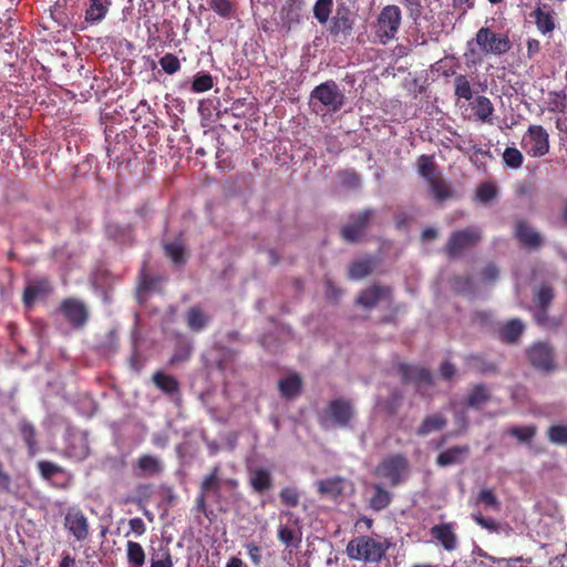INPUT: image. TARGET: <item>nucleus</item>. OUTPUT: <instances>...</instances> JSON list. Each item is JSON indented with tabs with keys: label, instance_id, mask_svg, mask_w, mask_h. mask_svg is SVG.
Returning <instances> with one entry per match:
<instances>
[{
	"label": "nucleus",
	"instance_id": "39",
	"mask_svg": "<svg viewBox=\"0 0 567 567\" xmlns=\"http://www.w3.org/2000/svg\"><path fill=\"white\" fill-rule=\"evenodd\" d=\"M126 559L132 567H143L146 559V554L143 546L133 540L126 543Z\"/></svg>",
	"mask_w": 567,
	"mask_h": 567
},
{
	"label": "nucleus",
	"instance_id": "51",
	"mask_svg": "<svg viewBox=\"0 0 567 567\" xmlns=\"http://www.w3.org/2000/svg\"><path fill=\"white\" fill-rule=\"evenodd\" d=\"M537 427L535 425L513 426L508 430L511 436L516 437L519 442L529 443L536 435Z\"/></svg>",
	"mask_w": 567,
	"mask_h": 567
},
{
	"label": "nucleus",
	"instance_id": "3",
	"mask_svg": "<svg viewBox=\"0 0 567 567\" xmlns=\"http://www.w3.org/2000/svg\"><path fill=\"white\" fill-rule=\"evenodd\" d=\"M355 410L351 400L337 398L331 400L319 414L318 421L323 429L352 427Z\"/></svg>",
	"mask_w": 567,
	"mask_h": 567
},
{
	"label": "nucleus",
	"instance_id": "21",
	"mask_svg": "<svg viewBox=\"0 0 567 567\" xmlns=\"http://www.w3.org/2000/svg\"><path fill=\"white\" fill-rule=\"evenodd\" d=\"M431 535L443 546L447 551H452L457 546V536L454 533L453 523H442L431 528Z\"/></svg>",
	"mask_w": 567,
	"mask_h": 567
},
{
	"label": "nucleus",
	"instance_id": "52",
	"mask_svg": "<svg viewBox=\"0 0 567 567\" xmlns=\"http://www.w3.org/2000/svg\"><path fill=\"white\" fill-rule=\"evenodd\" d=\"M37 467L41 477L45 481H50L55 475L64 472L62 466L50 461H39Z\"/></svg>",
	"mask_w": 567,
	"mask_h": 567
},
{
	"label": "nucleus",
	"instance_id": "13",
	"mask_svg": "<svg viewBox=\"0 0 567 567\" xmlns=\"http://www.w3.org/2000/svg\"><path fill=\"white\" fill-rule=\"evenodd\" d=\"M60 310L75 329L82 328L89 319V311L85 305L75 298L64 299L61 302Z\"/></svg>",
	"mask_w": 567,
	"mask_h": 567
},
{
	"label": "nucleus",
	"instance_id": "49",
	"mask_svg": "<svg viewBox=\"0 0 567 567\" xmlns=\"http://www.w3.org/2000/svg\"><path fill=\"white\" fill-rule=\"evenodd\" d=\"M549 112L564 113L567 107V93L565 90L549 92Z\"/></svg>",
	"mask_w": 567,
	"mask_h": 567
},
{
	"label": "nucleus",
	"instance_id": "36",
	"mask_svg": "<svg viewBox=\"0 0 567 567\" xmlns=\"http://www.w3.org/2000/svg\"><path fill=\"white\" fill-rule=\"evenodd\" d=\"M186 321L192 331L198 332L207 326L209 317L199 307H190L186 312Z\"/></svg>",
	"mask_w": 567,
	"mask_h": 567
},
{
	"label": "nucleus",
	"instance_id": "53",
	"mask_svg": "<svg viewBox=\"0 0 567 567\" xmlns=\"http://www.w3.org/2000/svg\"><path fill=\"white\" fill-rule=\"evenodd\" d=\"M486 56L478 48L476 43H471V40L466 43V51L464 58L467 66H476L483 62V58Z\"/></svg>",
	"mask_w": 567,
	"mask_h": 567
},
{
	"label": "nucleus",
	"instance_id": "44",
	"mask_svg": "<svg viewBox=\"0 0 567 567\" xmlns=\"http://www.w3.org/2000/svg\"><path fill=\"white\" fill-rule=\"evenodd\" d=\"M333 0H317L313 6V17L320 24L329 21L332 12Z\"/></svg>",
	"mask_w": 567,
	"mask_h": 567
},
{
	"label": "nucleus",
	"instance_id": "5",
	"mask_svg": "<svg viewBox=\"0 0 567 567\" xmlns=\"http://www.w3.org/2000/svg\"><path fill=\"white\" fill-rule=\"evenodd\" d=\"M471 43H476L477 48L485 55L501 56L507 53L512 48L509 37L505 33L494 32L488 27H482L471 39Z\"/></svg>",
	"mask_w": 567,
	"mask_h": 567
},
{
	"label": "nucleus",
	"instance_id": "45",
	"mask_svg": "<svg viewBox=\"0 0 567 567\" xmlns=\"http://www.w3.org/2000/svg\"><path fill=\"white\" fill-rule=\"evenodd\" d=\"M150 567H174L172 551L168 547H159L152 554Z\"/></svg>",
	"mask_w": 567,
	"mask_h": 567
},
{
	"label": "nucleus",
	"instance_id": "9",
	"mask_svg": "<svg viewBox=\"0 0 567 567\" xmlns=\"http://www.w3.org/2000/svg\"><path fill=\"white\" fill-rule=\"evenodd\" d=\"M529 364L540 372H551L556 369L555 350L549 342L536 341L525 350Z\"/></svg>",
	"mask_w": 567,
	"mask_h": 567
},
{
	"label": "nucleus",
	"instance_id": "27",
	"mask_svg": "<svg viewBox=\"0 0 567 567\" xmlns=\"http://www.w3.org/2000/svg\"><path fill=\"white\" fill-rule=\"evenodd\" d=\"M455 147L465 153L472 165H474L478 171H486V163L483 161V157L492 158V153L489 150H483L473 143L472 140L468 141V146L464 147L460 144H456Z\"/></svg>",
	"mask_w": 567,
	"mask_h": 567
},
{
	"label": "nucleus",
	"instance_id": "63",
	"mask_svg": "<svg viewBox=\"0 0 567 567\" xmlns=\"http://www.w3.org/2000/svg\"><path fill=\"white\" fill-rule=\"evenodd\" d=\"M526 56L529 60H533L540 52V42L537 39L529 38L526 41Z\"/></svg>",
	"mask_w": 567,
	"mask_h": 567
},
{
	"label": "nucleus",
	"instance_id": "57",
	"mask_svg": "<svg viewBox=\"0 0 567 567\" xmlns=\"http://www.w3.org/2000/svg\"><path fill=\"white\" fill-rule=\"evenodd\" d=\"M301 4L302 0H287L281 8L282 18L287 19L289 22L298 21Z\"/></svg>",
	"mask_w": 567,
	"mask_h": 567
},
{
	"label": "nucleus",
	"instance_id": "8",
	"mask_svg": "<svg viewBox=\"0 0 567 567\" xmlns=\"http://www.w3.org/2000/svg\"><path fill=\"white\" fill-rule=\"evenodd\" d=\"M482 239L480 228L471 226L461 230L453 231L449 237L444 251L449 258L454 259L462 255L468 248L477 245Z\"/></svg>",
	"mask_w": 567,
	"mask_h": 567
},
{
	"label": "nucleus",
	"instance_id": "60",
	"mask_svg": "<svg viewBox=\"0 0 567 567\" xmlns=\"http://www.w3.org/2000/svg\"><path fill=\"white\" fill-rule=\"evenodd\" d=\"M472 518L477 525L488 532L496 533L499 529V524L496 520L484 517L481 512L473 513Z\"/></svg>",
	"mask_w": 567,
	"mask_h": 567
},
{
	"label": "nucleus",
	"instance_id": "43",
	"mask_svg": "<svg viewBox=\"0 0 567 567\" xmlns=\"http://www.w3.org/2000/svg\"><path fill=\"white\" fill-rule=\"evenodd\" d=\"M214 86V78L205 71L197 72L192 81L190 90L194 93H204Z\"/></svg>",
	"mask_w": 567,
	"mask_h": 567
},
{
	"label": "nucleus",
	"instance_id": "1",
	"mask_svg": "<svg viewBox=\"0 0 567 567\" xmlns=\"http://www.w3.org/2000/svg\"><path fill=\"white\" fill-rule=\"evenodd\" d=\"M393 546L394 543L391 538L380 537L377 539L368 535H360L349 540L346 553L351 560L379 564Z\"/></svg>",
	"mask_w": 567,
	"mask_h": 567
},
{
	"label": "nucleus",
	"instance_id": "62",
	"mask_svg": "<svg viewBox=\"0 0 567 567\" xmlns=\"http://www.w3.org/2000/svg\"><path fill=\"white\" fill-rule=\"evenodd\" d=\"M245 548H246L247 555L249 556L251 563L255 566H259L262 561L261 547L259 545H257L255 542H250L245 545Z\"/></svg>",
	"mask_w": 567,
	"mask_h": 567
},
{
	"label": "nucleus",
	"instance_id": "29",
	"mask_svg": "<svg viewBox=\"0 0 567 567\" xmlns=\"http://www.w3.org/2000/svg\"><path fill=\"white\" fill-rule=\"evenodd\" d=\"M51 291L52 287L49 280H37L24 288L23 303L27 307H31L37 298L48 296Z\"/></svg>",
	"mask_w": 567,
	"mask_h": 567
},
{
	"label": "nucleus",
	"instance_id": "46",
	"mask_svg": "<svg viewBox=\"0 0 567 567\" xmlns=\"http://www.w3.org/2000/svg\"><path fill=\"white\" fill-rule=\"evenodd\" d=\"M547 439L550 443L556 445L567 446V425L554 424L547 429Z\"/></svg>",
	"mask_w": 567,
	"mask_h": 567
},
{
	"label": "nucleus",
	"instance_id": "58",
	"mask_svg": "<svg viewBox=\"0 0 567 567\" xmlns=\"http://www.w3.org/2000/svg\"><path fill=\"white\" fill-rule=\"evenodd\" d=\"M280 502L288 507H296L300 501V493L296 487L287 486L279 493Z\"/></svg>",
	"mask_w": 567,
	"mask_h": 567
},
{
	"label": "nucleus",
	"instance_id": "25",
	"mask_svg": "<svg viewBox=\"0 0 567 567\" xmlns=\"http://www.w3.org/2000/svg\"><path fill=\"white\" fill-rule=\"evenodd\" d=\"M165 256L176 266H184L187 261V252L183 234L171 243H163Z\"/></svg>",
	"mask_w": 567,
	"mask_h": 567
},
{
	"label": "nucleus",
	"instance_id": "35",
	"mask_svg": "<svg viewBox=\"0 0 567 567\" xmlns=\"http://www.w3.org/2000/svg\"><path fill=\"white\" fill-rule=\"evenodd\" d=\"M375 267L373 258H363L354 260L349 266V278L352 280H360L369 276Z\"/></svg>",
	"mask_w": 567,
	"mask_h": 567
},
{
	"label": "nucleus",
	"instance_id": "10",
	"mask_svg": "<svg viewBox=\"0 0 567 567\" xmlns=\"http://www.w3.org/2000/svg\"><path fill=\"white\" fill-rule=\"evenodd\" d=\"M522 145L529 156L543 157L549 152V135L542 125H530Z\"/></svg>",
	"mask_w": 567,
	"mask_h": 567
},
{
	"label": "nucleus",
	"instance_id": "12",
	"mask_svg": "<svg viewBox=\"0 0 567 567\" xmlns=\"http://www.w3.org/2000/svg\"><path fill=\"white\" fill-rule=\"evenodd\" d=\"M353 25L354 20L350 9L341 4L338 7L336 14L330 19L328 31L333 38H348L352 33Z\"/></svg>",
	"mask_w": 567,
	"mask_h": 567
},
{
	"label": "nucleus",
	"instance_id": "17",
	"mask_svg": "<svg viewBox=\"0 0 567 567\" xmlns=\"http://www.w3.org/2000/svg\"><path fill=\"white\" fill-rule=\"evenodd\" d=\"M84 21L89 25L101 23L107 16L112 0H84Z\"/></svg>",
	"mask_w": 567,
	"mask_h": 567
},
{
	"label": "nucleus",
	"instance_id": "26",
	"mask_svg": "<svg viewBox=\"0 0 567 567\" xmlns=\"http://www.w3.org/2000/svg\"><path fill=\"white\" fill-rule=\"evenodd\" d=\"M152 381L157 389L171 398L179 396L181 386L178 380L163 371H155L152 375Z\"/></svg>",
	"mask_w": 567,
	"mask_h": 567
},
{
	"label": "nucleus",
	"instance_id": "11",
	"mask_svg": "<svg viewBox=\"0 0 567 567\" xmlns=\"http://www.w3.org/2000/svg\"><path fill=\"white\" fill-rule=\"evenodd\" d=\"M372 215V209H364L351 215L350 221L340 230L341 237L348 243L359 241L364 235Z\"/></svg>",
	"mask_w": 567,
	"mask_h": 567
},
{
	"label": "nucleus",
	"instance_id": "54",
	"mask_svg": "<svg viewBox=\"0 0 567 567\" xmlns=\"http://www.w3.org/2000/svg\"><path fill=\"white\" fill-rule=\"evenodd\" d=\"M162 70L169 75L177 73L181 70V61L173 53H166L158 61Z\"/></svg>",
	"mask_w": 567,
	"mask_h": 567
},
{
	"label": "nucleus",
	"instance_id": "4",
	"mask_svg": "<svg viewBox=\"0 0 567 567\" xmlns=\"http://www.w3.org/2000/svg\"><path fill=\"white\" fill-rule=\"evenodd\" d=\"M402 21L401 9L395 4H388L378 14L374 24V34L379 42L386 44L396 39Z\"/></svg>",
	"mask_w": 567,
	"mask_h": 567
},
{
	"label": "nucleus",
	"instance_id": "48",
	"mask_svg": "<svg viewBox=\"0 0 567 567\" xmlns=\"http://www.w3.org/2000/svg\"><path fill=\"white\" fill-rule=\"evenodd\" d=\"M497 187L493 182H484L476 189V199L481 203H489L497 196Z\"/></svg>",
	"mask_w": 567,
	"mask_h": 567
},
{
	"label": "nucleus",
	"instance_id": "2",
	"mask_svg": "<svg viewBox=\"0 0 567 567\" xmlns=\"http://www.w3.org/2000/svg\"><path fill=\"white\" fill-rule=\"evenodd\" d=\"M416 164L419 175L426 181L430 193L437 203L456 197L450 183L440 173L433 156L421 155L417 157Z\"/></svg>",
	"mask_w": 567,
	"mask_h": 567
},
{
	"label": "nucleus",
	"instance_id": "34",
	"mask_svg": "<svg viewBox=\"0 0 567 567\" xmlns=\"http://www.w3.org/2000/svg\"><path fill=\"white\" fill-rule=\"evenodd\" d=\"M530 17L534 18L537 30L543 34L550 33L556 28L554 13L551 11H547L540 7H537L530 13Z\"/></svg>",
	"mask_w": 567,
	"mask_h": 567
},
{
	"label": "nucleus",
	"instance_id": "61",
	"mask_svg": "<svg viewBox=\"0 0 567 567\" xmlns=\"http://www.w3.org/2000/svg\"><path fill=\"white\" fill-rule=\"evenodd\" d=\"M554 299V291L549 286H542L536 293V302L539 308H548Z\"/></svg>",
	"mask_w": 567,
	"mask_h": 567
},
{
	"label": "nucleus",
	"instance_id": "23",
	"mask_svg": "<svg viewBox=\"0 0 567 567\" xmlns=\"http://www.w3.org/2000/svg\"><path fill=\"white\" fill-rule=\"evenodd\" d=\"M249 485L257 494H264L272 487V475L268 468L257 467L249 471Z\"/></svg>",
	"mask_w": 567,
	"mask_h": 567
},
{
	"label": "nucleus",
	"instance_id": "47",
	"mask_svg": "<svg viewBox=\"0 0 567 567\" xmlns=\"http://www.w3.org/2000/svg\"><path fill=\"white\" fill-rule=\"evenodd\" d=\"M209 8L223 19L235 17V7L230 0H209Z\"/></svg>",
	"mask_w": 567,
	"mask_h": 567
},
{
	"label": "nucleus",
	"instance_id": "40",
	"mask_svg": "<svg viewBox=\"0 0 567 567\" xmlns=\"http://www.w3.org/2000/svg\"><path fill=\"white\" fill-rule=\"evenodd\" d=\"M491 394L485 384H475L466 398V404L470 408L478 409L488 402Z\"/></svg>",
	"mask_w": 567,
	"mask_h": 567
},
{
	"label": "nucleus",
	"instance_id": "59",
	"mask_svg": "<svg viewBox=\"0 0 567 567\" xmlns=\"http://www.w3.org/2000/svg\"><path fill=\"white\" fill-rule=\"evenodd\" d=\"M219 467L215 466L210 474H208L203 482L200 483V492L203 494H207L212 489H218L219 488V478H218Z\"/></svg>",
	"mask_w": 567,
	"mask_h": 567
},
{
	"label": "nucleus",
	"instance_id": "6",
	"mask_svg": "<svg viewBox=\"0 0 567 567\" xmlns=\"http://www.w3.org/2000/svg\"><path fill=\"white\" fill-rule=\"evenodd\" d=\"M310 101L313 105L320 103L321 111L326 113L339 112L346 102L343 92L339 89L338 84L332 81H326L317 85L310 93Z\"/></svg>",
	"mask_w": 567,
	"mask_h": 567
},
{
	"label": "nucleus",
	"instance_id": "32",
	"mask_svg": "<svg viewBox=\"0 0 567 567\" xmlns=\"http://www.w3.org/2000/svg\"><path fill=\"white\" fill-rule=\"evenodd\" d=\"M525 326L519 319H512L507 321L499 329V336L503 342L508 344L517 343L523 334Z\"/></svg>",
	"mask_w": 567,
	"mask_h": 567
},
{
	"label": "nucleus",
	"instance_id": "19",
	"mask_svg": "<svg viewBox=\"0 0 567 567\" xmlns=\"http://www.w3.org/2000/svg\"><path fill=\"white\" fill-rule=\"evenodd\" d=\"M471 447L467 444L454 445L443 452H441L435 460V463L440 467H446L452 465L462 464L470 455Z\"/></svg>",
	"mask_w": 567,
	"mask_h": 567
},
{
	"label": "nucleus",
	"instance_id": "41",
	"mask_svg": "<svg viewBox=\"0 0 567 567\" xmlns=\"http://www.w3.org/2000/svg\"><path fill=\"white\" fill-rule=\"evenodd\" d=\"M134 493V496L126 498V503H133L138 508L145 509V505L151 501L153 486L151 484H138Z\"/></svg>",
	"mask_w": 567,
	"mask_h": 567
},
{
	"label": "nucleus",
	"instance_id": "28",
	"mask_svg": "<svg viewBox=\"0 0 567 567\" xmlns=\"http://www.w3.org/2000/svg\"><path fill=\"white\" fill-rule=\"evenodd\" d=\"M280 395L286 400L297 398L302 389V380L298 373H290L278 382Z\"/></svg>",
	"mask_w": 567,
	"mask_h": 567
},
{
	"label": "nucleus",
	"instance_id": "7",
	"mask_svg": "<svg viewBox=\"0 0 567 567\" xmlns=\"http://www.w3.org/2000/svg\"><path fill=\"white\" fill-rule=\"evenodd\" d=\"M410 472V464L405 455L401 453L384 457L377 466V476L388 480L392 487L400 485Z\"/></svg>",
	"mask_w": 567,
	"mask_h": 567
},
{
	"label": "nucleus",
	"instance_id": "42",
	"mask_svg": "<svg viewBox=\"0 0 567 567\" xmlns=\"http://www.w3.org/2000/svg\"><path fill=\"white\" fill-rule=\"evenodd\" d=\"M454 95L457 99L471 101L473 99V90L471 82L465 74H457L454 79Z\"/></svg>",
	"mask_w": 567,
	"mask_h": 567
},
{
	"label": "nucleus",
	"instance_id": "64",
	"mask_svg": "<svg viewBox=\"0 0 567 567\" xmlns=\"http://www.w3.org/2000/svg\"><path fill=\"white\" fill-rule=\"evenodd\" d=\"M498 268L495 264H488L483 270H482V278L484 281L492 282L495 281L498 277Z\"/></svg>",
	"mask_w": 567,
	"mask_h": 567
},
{
	"label": "nucleus",
	"instance_id": "15",
	"mask_svg": "<svg viewBox=\"0 0 567 567\" xmlns=\"http://www.w3.org/2000/svg\"><path fill=\"white\" fill-rule=\"evenodd\" d=\"M277 537L287 549H298L302 542V530L299 518H295L291 524H280L278 526Z\"/></svg>",
	"mask_w": 567,
	"mask_h": 567
},
{
	"label": "nucleus",
	"instance_id": "14",
	"mask_svg": "<svg viewBox=\"0 0 567 567\" xmlns=\"http://www.w3.org/2000/svg\"><path fill=\"white\" fill-rule=\"evenodd\" d=\"M64 527L79 542L86 539L89 536L90 525L87 518L79 508H70L66 512Z\"/></svg>",
	"mask_w": 567,
	"mask_h": 567
},
{
	"label": "nucleus",
	"instance_id": "37",
	"mask_svg": "<svg viewBox=\"0 0 567 567\" xmlns=\"http://www.w3.org/2000/svg\"><path fill=\"white\" fill-rule=\"evenodd\" d=\"M473 111L480 121L489 123L494 113V106L488 97L480 95L473 102Z\"/></svg>",
	"mask_w": 567,
	"mask_h": 567
},
{
	"label": "nucleus",
	"instance_id": "22",
	"mask_svg": "<svg viewBox=\"0 0 567 567\" xmlns=\"http://www.w3.org/2000/svg\"><path fill=\"white\" fill-rule=\"evenodd\" d=\"M316 485L318 494L336 499L344 493L347 480L341 476H333L320 480Z\"/></svg>",
	"mask_w": 567,
	"mask_h": 567
},
{
	"label": "nucleus",
	"instance_id": "16",
	"mask_svg": "<svg viewBox=\"0 0 567 567\" xmlns=\"http://www.w3.org/2000/svg\"><path fill=\"white\" fill-rule=\"evenodd\" d=\"M391 296L392 289L390 287L372 285L360 292L357 303L364 309H372L381 299H390Z\"/></svg>",
	"mask_w": 567,
	"mask_h": 567
},
{
	"label": "nucleus",
	"instance_id": "50",
	"mask_svg": "<svg viewBox=\"0 0 567 567\" xmlns=\"http://www.w3.org/2000/svg\"><path fill=\"white\" fill-rule=\"evenodd\" d=\"M476 501L477 503L483 504L486 509L489 508L495 512H498L501 509V502L498 501L493 489L484 488L480 491Z\"/></svg>",
	"mask_w": 567,
	"mask_h": 567
},
{
	"label": "nucleus",
	"instance_id": "18",
	"mask_svg": "<svg viewBox=\"0 0 567 567\" xmlns=\"http://www.w3.org/2000/svg\"><path fill=\"white\" fill-rule=\"evenodd\" d=\"M399 372L404 383H414L416 385H431L433 383L432 373L423 367L400 363Z\"/></svg>",
	"mask_w": 567,
	"mask_h": 567
},
{
	"label": "nucleus",
	"instance_id": "33",
	"mask_svg": "<svg viewBox=\"0 0 567 567\" xmlns=\"http://www.w3.org/2000/svg\"><path fill=\"white\" fill-rule=\"evenodd\" d=\"M447 424V419L441 414L435 413L427 415L420 426L416 429V435L419 436H426L431 434L432 432L443 430Z\"/></svg>",
	"mask_w": 567,
	"mask_h": 567
},
{
	"label": "nucleus",
	"instance_id": "55",
	"mask_svg": "<svg viewBox=\"0 0 567 567\" xmlns=\"http://www.w3.org/2000/svg\"><path fill=\"white\" fill-rule=\"evenodd\" d=\"M399 2L404 7L408 12V17L415 23H419V20L423 13V7L421 4V0H399Z\"/></svg>",
	"mask_w": 567,
	"mask_h": 567
},
{
	"label": "nucleus",
	"instance_id": "20",
	"mask_svg": "<svg viewBox=\"0 0 567 567\" xmlns=\"http://www.w3.org/2000/svg\"><path fill=\"white\" fill-rule=\"evenodd\" d=\"M515 236L518 241L528 249H537L543 245V239L539 233L526 220H518L515 228Z\"/></svg>",
	"mask_w": 567,
	"mask_h": 567
},
{
	"label": "nucleus",
	"instance_id": "31",
	"mask_svg": "<svg viewBox=\"0 0 567 567\" xmlns=\"http://www.w3.org/2000/svg\"><path fill=\"white\" fill-rule=\"evenodd\" d=\"M465 362L472 370L481 374H496L498 372L497 364L480 353L467 355Z\"/></svg>",
	"mask_w": 567,
	"mask_h": 567
},
{
	"label": "nucleus",
	"instance_id": "56",
	"mask_svg": "<svg viewBox=\"0 0 567 567\" xmlns=\"http://www.w3.org/2000/svg\"><path fill=\"white\" fill-rule=\"evenodd\" d=\"M504 164L512 168H519L523 164V154L516 147H506L503 153Z\"/></svg>",
	"mask_w": 567,
	"mask_h": 567
},
{
	"label": "nucleus",
	"instance_id": "24",
	"mask_svg": "<svg viewBox=\"0 0 567 567\" xmlns=\"http://www.w3.org/2000/svg\"><path fill=\"white\" fill-rule=\"evenodd\" d=\"M134 471L138 477L155 476L162 473L163 465L156 456L143 454L137 458Z\"/></svg>",
	"mask_w": 567,
	"mask_h": 567
},
{
	"label": "nucleus",
	"instance_id": "38",
	"mask_svg": "<svg viewBox=\"0 0 567 567\" xmlns=\"http://www.w3.org/2000/svg\"><path fill=\"white\" fill-rule=\"evenodd\" d=\"M373 494L370 498V507L377 512H380L386 508L391 501L392 494L383 488L380 484H373Z\"/></svg>",
	"mask_w": 567,
	"mask_h": 567
},
{
	"label": "nucleus",
	"instance_id": "30",
	"mask_svg": "<svg viewBox=\"0 0 567 567\" xmlns=\"http://www.w3.org/2000/svg\"><path fill=\"white\" fill-rule=\"evenodd\" d=\"M18 430L27 445L29 456L33 457L39 451L35 426L28 420H21Z\"/></svg>",
	"mask_w": 567,
	"mask_h": 567
}]
</instances>
